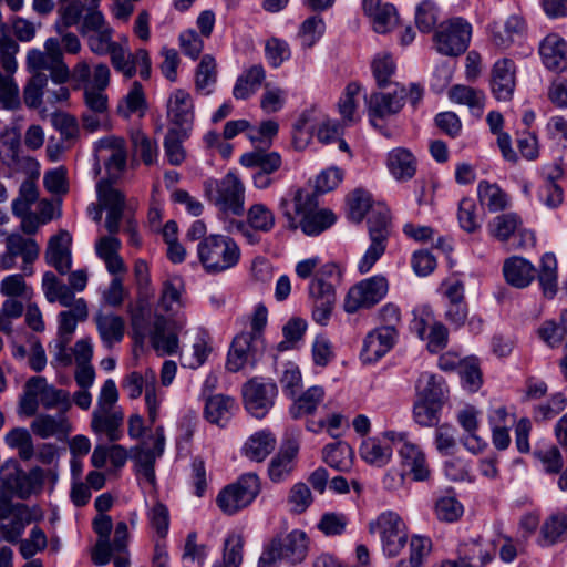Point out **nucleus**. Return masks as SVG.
<instances>
[{"label":"nucleus","instance_id":"45","mask_svg":"<svg viewBox=\"0 0 567 567\" xmlns=\"http://www.w3.org/2000/svg\"><path fill=\"white\" fill-rule=\"evenodd\" d=\"M565 540H567V514H551L540 526L539 544L542 546H553Z\"/></svg>","mask_w":567,"mask_h":567},{"label":"nucleus","instance_id":"55","mask_svg":"<svg viewBox=\"0 0 567 567\" xmlns=\"http://www.w3.org/2000/svg\"><path fill=\"white\" fill-rule=\"evenodd\" d=\"M31 430L42 439L58 436L66 432L68 419L63 413H59L56 416L40 414L32 421Z\"/></svg>","mask_w":567,"mask_h":567},{"label":"nucleus","instance_id":"7","mask_svg":"<svg viewBox=\"0 0 567 567\" xmlns=\"http://www.w3.org/2000/svg\"><path fill=\"white\" fill-rule=\"evenodd\" d=\"M207 199L224 216H241L245 212V185L239 177L228 172L224 177L209 178L204 183Z\"/></svg>","mask_w":567,"mask_h":567},{"label":"nucleus","instance_id":"54","mask_svg":"<svg viewBox=\"0 0 567 567\" xmlns=\"http://www.w3.org/2000/svg\"><path fill=\"white\" fill-rule=\"evenodd\" d=\"M324 398L322 386L313 385L295 399L289 409L292 419H300L303 415L312 414Z\"/></svg>","mask_w":567,"mask_h":567},{"label":"nucleus","instance_id":"5","mask_svg":"<svg viewBox=\"0 0 567 567\" xmlns=\"http://www.w3.org/2000/svg\"><path fill=\"white\" fill-rule=\"evenodd\" d=\"M503 274L506 282L515 288H526L537 277L546 298L553 299L557 293V260L551 252H546L542 257L538 272L527 259L513 256L504 261Z\"/></svg>","mask_w":567,"mask_h":567},{"label":"nucleus","instance_id":"24","mask_svg":"<svg viewBox=\"0 0 567 567\" xmlns=\"http://www.w3.org/2000/svg\"><path fill=\"white\" fill-rule=\"evenodd\" d=\"M399 330L378 327L363 340L360 359L363 363H374L383 358L396 343Z\"/></svg>","mask_w":567,"mask_h":567},{"label":"nucleus","instance_id":"9","mask_svg":"<svg viewBox=\"0 0 567 567\" xmlns=\"http://www.w3.org/2000/svg\"><path fill=\"white\" fill-rule=\"evenodd\" d=\"M383 437L395 449L400 457V464L414 481L423 482L430 477L431 471L426 455L420 445L409 440L404 432L386 431Z\"/></svg>","mask_w":567,"mask_h":567},{"label":"nucleus","instance_id":"56","mask_svg":"<svg viewBox=\"0 0 567 567\" xmlns=\"http://www.w3.org/2000/svg\"><path fill=\"white\" fill-rule=\"evenodd\" d=\"M452 102L464 104L470 107L473 114L480 116L484 109L485 95L482 91L466 85H454L449 91Z\"/></svg>","mask_w":567,"mask_h":567},{"label":"nucleus","instance_id":"39","mask_svg":"<svg viewBox=\"0 0 567 567\" xmlns=\"http://www.w3.org/2000/svg\"><path fill=\"white\" fill-rule=\"evenodd\" d=\"M266 79L262 64H254L243 71L233 87V96L236 100H247L252 96Z\"/></svg>","mask_w":567,"mask_h":567},{"label":"nucleus","instance_id":"32","mask_svg":"<svg viewBox=\"0 0 567 567\" xmlns=\"http://www.w3.org/2000/svg\"><path fill=\"white\" fill-rule=\"evenodd\" d=\"M71 236L68 230L53 235L47 246L45 261L54 267L61 275H69L71 270Z\"/></svg>","mask_w":567,"mask_h":567},{"label":"nucleus","instance_id":"26","mask_svg":"<svg viewBox=\"0 0 567 567\" xmlns=\"http://www.w3.org/2000/svg\"><path fill=\"white\" fill-rule=\"evenodd\" d=\"M194 102L190 94L182 89L174 90L167 101V118L174 126L192 131L194 122Z\"/></svg>","mask_w":567,"mask_h":567},{"label":"nucleus","instance_id":"27","mask_svg":"<svg viewBox=\"0 0 567 567\" xmlns=\"http://www.w3.org/2000/svg\"><path fill=\"white\" fill-rule=\"evenodd\" d=\"M406 99L404 87H395L392 92H373L365 102L371 120L373 117L383 118L401 111Z\"/></svg>","mask_w":567,"mask_h":567},{"label":"nucleus","instance_id":"25","mask_svg":"<svg viewBox=\"0 0 567 567\" xmlns=\"http://www.w3.org/2000/svg\"><path fill=\"white\" fill-rule=\"evenodd\" d=\"M184 322L178 320L172 323L163 315H155L153 321V331L150 340L153 348L162 355H171L178 350V337L175 329H182Z\"/></svg>","mask_w":567,"mask_h":567},{"label":"nucleus","instance_id":"23","mask_svg":"<svg viewBox=\"0 0 567 567\" xmlns=\"http://www.w3.org/2000/svg\"><path fill=\"white\" fill-rule=\"evenodd\" d=\"M97 195L99 202L106 210L105 229L111 235L118 234L126 206L125 195L109 183L102 182L97 184Z\"/></svg>","mask_w":567,"mask_h":567},{"label":"nucleus","instance_id":"4","mask_svg":"<svg viewBox=\"0 0 567 567\" xmlns=\"http://www.w3.org/2000/svg\"><path fill=\"white\" fill-rule=\"evenodd\" d=\"M318 198L310 188H297L292 198L281 197L278 208L287 220L289 229L300 228L308 236H317L330 228L337 220L329 209L318 208Z\"/></svg>","mask_w":567,"mask_h":567},{"label":"nucleus","instance_id":"29","mask_svg":"<svg viewBox=\"0 0 567 567\" xmlns=\"http://www.w3.org/2000/svg\"><path fill=\"white\" fill-rule=\"evenodd\" d=\"M515 63L504 58L495 62L492 69L491 89L498 101H509L516 86Z\"/></svg>","mask_w":567,"mask_h":567},{"label":"nucleus","instance_id":"37","mask_svg":"<svg viewBox=\"0 0 567 567\" xmlns=\"http://www.w3.org/2000/svg\"><path fill=\"white\" fill-rule=\"evenodd\" d=\"M386 167L398 182H406L414 177L417 161L410 150L395 147L388 153Z\"/></svg>","mask_w":567,"mask_h":567},{"label":"nucleus","instance_id":"35","mask_svg":"<svg viewBox=\"0 0 567 567\" xmlns=\"http://www.w3.org/2000/svg\"><path fill=\"white\" fill-rule=\"evenodd\" d=\"M101 150L109 151L110 154L105 161V168L111 178H118L126 168L127 150L123 137L106 136L99 141Z\"/></svg>","mask_w":567,"mask_h":567},{"label":"nucleus","instance_id":"62","mask_svg":"<svg viewBox=\"0 0 567 567\" xmlns=\"http://www.w3.org/2000/svg\"><path fill=\"white\" fill-rule=\"evenodd\" d=\"M42 383V377L30 378L23 388V394L19 400V413L25 416L37 414L40 403L39 385Z\"/></svg>","mask_w":567,"mask_h":567},{"label":"nucleus","instance_id":"20","mask_svg":"<svg viewBox=\"0 0 567 567\" xmlns=\"http://www.w3.org/2000/svg\"><path fill=\"white\" fill-rule=\"evenodd\" d=\"M527 30V23L519 14H511L505 21H494L487 27L491 42L502 50L525 40Z\"/></svg>","mask_w":567,"mask_h":567},{"label":"nucleus","instance_id":"8","mask_svg":"<svg viewBox=\"0 0 567 567\" xmlns=\"http://www.w3.org/2000/svg\"><path fill=\"white\" fill-rule=\"evenodd\" d=\"M367 224L370 245L358 262V270L362 275L369 272L385 252L392 231L389 208L381 203H375Z\"/></svg>","mask_w":567,"mask_h":567},{"label":"nucleus","instance_id":"51","mask_svg":"<svg viewBox=\"0 0 567 567\" xmlns=\"http://www.w3.org/2000/svg\"><path fill=\"white\" fill-rule=\"evenodd\" d=\"M184 292L183 279L178 276L167 278L162 286L158 309L165 312L177 311L184 306L182 295Z\"/></svg>","mask_w":567,"mask_h":567},{"label":"nucleus","instance_id":"30","mask_svg":"<svg viewBox=\"0 0 567 567\" xmlns=\"http://www.w3.org/2000/svg\"><path fill=\"white\" fill-rule=\"evenodd\" d=\"M153 297H136L134 302L127 305V313L130 317L131 327L133 330V337L136 342H144V340L153 331L152 318V305L151 299Z\"/></svg>","mask_w":567,"mask_h":567},{"label":"nucleus","instance_id":"21","mask_svg":"<svg viewBox=\"0 0 567 567\" xmlns=\"http://www.w3.org/2000/svg\"><path fill=\"white\" fill-rule=\"evenodd\" d=\"M456 551L461 564L466 567H485L495 557L496 544L476 535L462 539Z\"/></svg>","mask_w":567,"mask_h":567},{"label":"nucleus","instance_id":"28","mask_svg":"<svg viewBox=\"0 0 567 567\" xmlns=\"http://www.w3.org/2000/svg\"><path fill=\"white\" fill-rule=\"evenodd\" d=\"M52 355L51 364L54 368H64L71 364V309L59 315V330L56 338L50 343Z\"/></svg>","mask_w":567,"mask_h":567},{"label":"nucleus","instance_id":"10","mask_svg":"<svg viewBox=\"0 0 567 567\" xmlns=\"http://www.w3.org/2000/svg\"><path fill=\"white\" fill-rule=\"evenodd\" d=\"M259 492V477L255 473L243 474L235 483L219 492L216 504L223 513L234 515L250 505Z\"/></svg>","mask_w":567,"mask_h":567},{"label":"nucleus","instance_id":"13","mask_svg":"<svg viewBox=\"0 0 567 567\" xmlns=\"http://www.w3.org/2000/svg\"><path fill=\"white\" fill-rule=\"evenodd\" d=\"M79 32L86 41L90 51L99 56L106 55L117 43L113 40V28L97 10L86 12L80 23Z\"/></svg>","mask_w":567,"mask_h":567},{"label":"nucleus","instance_id":"40","mask_svg":"<svg viewBox=\"0 0 567 567\" xmlns=\"http://www.w3.org/2000/svg\"><path fill=\"white\" fill-rule=\"evenodd\" d=\"M95 323L100 338L107 348L123 340L125 321L121 316L100 312L95 317Z\"/></svg>","mask_w":567,"mask_h":567},{"label":"nucleus","instance_id":"43","mask_svg":"<svg viewBox=\"0 0 567 567\" xmlns=\"http://www.w3.org/2000/svg\"><path fill=\"white\" fill-rule=\"evenodd\" d=\"M236 408L237 405L233 398L216 394L206 400L204 414L208 422L224 426L230 420Z\"/></svg>","mask_w":567,"mask_h":567},{"label":"nucleus","instance_id":"38","mask_svg":"<svg viewBox=\"0 0 567 567\" xmlns=\"http://www.w3.org/2000/svg\"><path fill=\"white\" fill-rule=\"evenodd\" d=\"M299 445L296 441H288L269 463L268 474L272 482L279 483L288 477L295 466V458Z\"/></svg>","mask_w":567,"mask_h":567},{"label":"nucleus","instance_id":"22","mask_svg":"<svg viewBox=\"0 0 567 567\" xmlns=\"http://www.w3.org/2000/svg\"><path fill=\"white\" fill-rule=\"evenodd\" d=\"M1 474L4 485L21 499L39 493L44 483L43 470L40 467H33L28 472L13 467L9 472L2 471Z\"/></svg>","mask_w":567,"mask_h":567},{"label":"nucleus","instance_id":"53","mask_svg":"<svg viewBox=\"0 0 567 567\" xmlns=\"http://www.w3.org/2000/svg\"><path fill=\"white\" fill-rule=\"evenodd\" d=\"M130 140L133 153L138 155L146 166L157 162L159 150L156 140L150 137L140 128L131 131Z\"/></svg>","mask_w":567,"mask_h":567},{"label":"nucleus","instance_id":"47","mask_svg":"<svg viewBox=\"0 0 567 567\" xmlns=\"http://www.w3.org/2000/svg\"><path fill=\"white\" fill-rule=\"evenodd\" d=\"M393 447L379 437H368L361 443L360 455L368 464L383 467L391 461Z\"/></svg>","mask_w":567,"mask_h":567},{"label":"nucleus","instance_id":"50","mask_svg":"<svg viewBox=\"0 0 567 567\" xmlns=\"http://www.w3.org/2000/svg\"><path fill=\"white\" fill-rule=\"evenodd\" d=\"M245 538L241 533H228L223 546L221 560L213 567H240L244 560Z\"/></svg>","mask_w":567,"mask_h":567},{"label":"nucleus","instance_id":"16","mask_svg":"<svg viewBox=\"0 0 567 567\" xmlns=\"http://www.w3.org/2000/svg\"><path fill=\"white\" fill-rule=\"evenodd\" d=\"M388 290V280L381 275L363 279L348 291L344 310L348 313H354L359 309L371 308L386 296Z\"/></svg>","mask_w":567,"mask_h":567},{"label":"nucleus","instance_id":"58","mask_svg":"<svg viewBox=\"0 0 567 567\" xmlns=\"http://www.w3.org/2000/svg\"><path fill=\"white\" fill-rule=\"evenodd\" d=\"M364 12L372 19L373 30L378 33L391 31L399 21L396 9L391 3L377 4L371 11Z\"/></svg>","mask_w":567,"mask_h":567},{"label":"nucleus","instance_id":"52","mask_svg":"<svg viewBox=\"0 0 567 567\" xmlns=\"http://www.w3.org/2000/svg\"><path fill=\"white\" fill-rule=\"evenodd\" d=\"M563 175L558 166L544 177L542 185L538 187V199L548 208H557L564 200V190L557 183V178Z\"/></svg>","mask_w":567,"mask_h":567},{"label":"nucleus","instance_id":"64","mask_svg":"<svg viewBox=\"0 0 567 567\" xmlns=\"http://www.w3.org/2000/svg\"><path fill=\"white\" fill-rule=\"evenodd\" d=\"M436 518L445 523L457 522L464 514L462 503L453 495H442L434 504Z\"/></svg>","mask_w":567,"mask_h":567},{"label":"nucleus","instance_id":"34","mask_svg":"<svg viewBox=\"0 0 567 567\" xmlns=\"http://www.w3.org/2000/svg\"><path fill=\"white\" fill-rule=\"evenodd\" d=\"M123 411H93L91 419L92 431L110 442L120 441L123 435Z\"/></svg>","mask_w":567,"mask_h":567},{"label":"nucleus","instance_id":"12","mask_svg":"<svg viewBox=\"0 0 567 567\" xmlns=\"http://www.w3.org/2000/svg\"><path fill=\"white\" fill-rule=\"evenodd\" d=\"M239 163L254 169L252 184L258 189H267L280 179L282 157L278 152L254 150L241 155Z\"/></svg>","mask_w":567,"mask_h":567},{"label":"nucleus","instance_id":"18","mask_svg":"<svg viewBox=\"0 0 567 567\" xmlns=\"http://www.w3.org/2000/svg\"><path fill=\"white\" fill-rule=\"evenodd\" d=\"M278 388L275 382L252 378L243 385V400L247 412L256 419H264L275 404Z\"/></svg>","mask_w":567,"mask_h":567},{"label":"nucleus","instance_id":"2","mask_svg":"<svg viewBox=\"0 0 567 567\" xmlns=\"http://www.w3.org/2000/svg\"><path fill=\"white\" fill-rule=\"evenodd\" d=\"M9 169L27 175V179L19 187L18 196L12 200L11 209L13 216L20 219V230L35 235L41 227L61 216V202L48 198L38 200L35 181L40 176V164L35 158L21 154Z\"/></svg>","mask_w":567,"mask_h":567},{"label":"nucleus","instance_id":"11","mask_svg":"<svg viewBox=\"0 0 567 567\" xmlns=\"http://www.w3.org/2000/svg\"><path fill=\"white\" fill-rule=\"evenodd\" d=\"M369 532L377 534L381 540L382 550L388 557H395L408 542L405 524L398 513L386 511L369 523Z\"/></svg>","mask_w":567,"mask_h":567},{"label":"nucleus","instance_id":"31","mask_svg":"<svg viewBox=\"0 0 567 567\" xmlns=\"http://www.w3.org/2000/svg\"><path fill=\"white\" fill-rule=\"evenodd\" d=\"M271 540H277V553L282 560L296 565L305 560L309 550V538L303 530L293 529L286 536H275Z\"/></svg>","mask_w":567,"mask_h":567},{"label":"nucleus","instance_id":"6","mask_svg":"<svg viewBox=\"0 0 567 567\" xmlns=\"http://www.w3.org/2000/svg\"><path fill=\"white\" fill-rule=\"evenodd\" d=\"M197 256L205 271L216 275L234 268L241 252L231 237L212 234L197 245Z\"/></svg>","mask_w":567,"mask_h":567},{"label":"nucleus","instance_id":"48","mask_svg":"<svg viewBox=\"0 0 567 567\" xmlns=\"http://www.w3.org/2000/svg\"><path fill=\"white\" fill-rule=\"evenodd\" d=\"M69 285L64 284L55 274L47 271L42 278V290L49 302H59L63 307H71V275Z\"/></svg>","mask_w":567,"mask_h":567},{"label":"nucleus","instance_id":"57","mask_svg":"<svg viewBox=\"0 0 567 567\" xmlns=\"http://www.w3.org/2000/svg\"><path fill=\"white\" fill-rule=\"evenodd\" d=\"M352 449L346 442L330 443L323 449V461L337 471H348L352 465Z\"/></svg>","mask_w":567,"mask_h":567},{"label":"nucleus","instance_id":"42","mask_svg":"<svg viewBox=\"0 0 567 567\" xmlns=\"http://www.w3.org/2000/svg\"><path fill=\"white\" fill-rule=\"evenodd\" d=\"M277 440L269 430H260L248 437L243 451L251 461L262 462L276 447Z\"/></svg>","mask_w":567,"mask_h":567},{"label":"nucleus","instance_id":"60","mask_svg":"<svg viewBox=\"0 0 567 567\" xmlns=\"http://www.w3.org/2000/svg\"><path fill=\"white\" fill-rule=\"evenodd\" d=\"M417 396L421 400L441 403L444 398V382L433 373H422L417 380Z\"/></svg>","mask_w":567,"mask_h":567},{"label":"nucleus","instance_id":"61","mask_svg":"<svg viewBox=\"0 0 567 567\" xmlns=\"http://www.w3.org/2000/svg\"><path fill=\"white\" fill-rule=\"evenodd\" d=\"M115 71L123 74L125 79H132L136 74L135 53H131L127 44L117 42L107 53Z\"/></svg>","mask_w":567,"mask_h":567},{"label":"nucleus","instance_id":"36","mask_svg":"<svg viewBox=\"0 0 567 567\" xmlns=\"http://www.w3.org/2000/svg\"><path fill=\"white\" fill-rule=\"evenodd\" d=\"M164 449V429L159 425L146 441L132 450L136 467L155 466V462L163 455Z\"/></svg>","mask_w":567,"mask_h":567},{"label":"nucleus","instance_id":"1","mask_svg":"<svg viewBox=\"0 0 567 567\" xmlns=\"http://www.w3.org/2000/svg\"><path fill=\"white\" fill-rule=\"evenodd\" d=\"M59 16L54 25L58 37L48 38L43 51L34 48L27 53L25 65L32 76L23 89V101L29 109H38L42 104L43 90L48 85L43 70L49 71L54 84H65L71 76L64 61V53H71V1L62 0Z\"/></svg>","mask_w":567,"mask_h":567},{"label":"nucleus","instance_id":"46","mask_svg":"<svg viewBox=\"0 0 567 567\" xmlns=\"http://www.w3.org/2000/svg\"><path fill=\"white\" fill-rule=\"evenodd\" d=\"M477 197L483 207L491 213L504 210L509 205V197L496 183L481 181L477 184Z\"/></svg>","mask_w":567,"mask_h":567},{"label":"nucleus","instance_id":"59","mask_svg":"<svg viewBox=\"0 0 567 567\" xmlns=\"http://www.w3.org/2000/svg\"><path fill=\"white\" fill-rule=\"evenodd\" d=\"M348 216L352 221L361 223L365 215H370L375 204L372 202V196L369 192L363 189H354L347 198Z\"/></svg>","mask_w":567,"mask_h":567},{"label":"nucleus","instance_id":"3","mask_svg":"<svg viewBox=\"0 0 567 567\" xmlns=\"http://www.w3.org/2000/svg\"><path fill=\"white\" fill-rule=\"evenodd\" d=\"M111 71L104 63H99L92 71L86 61H80L73 66V89H82L83 102L87 112L82 115L83 127L90 132L99 130L109 112Z\"/></svg>","mask_w":567,"mask_h":567},{"label":"nucleus","instance_id":"19","mask_svg":"<svg viewBox=\"0 0 567 567\" xmlns=\"http://www.w3.org/2000/svg\"><path fill=\"white\" fill-rule=\"evenodd\" d=\"M34 519L33 511L25 504L0 503V533L9 543H18Z\"/></svg>","mask_w":567,"mask_h":567},{"label":"nucleus","instance_id":"63","mask_svg":"<svg viewBox=\"0 0 567 567\" xmlns=\"http://www.w3.org/2000/svg\"><path fill=\"white\" fill-rule=\"evenodd\" d=\"M40 403L44 409H59L65 413L70 408L69 393L63 390L48 385L45 378L42 377V383L39 385Z\"/></svg>","mask_w":567,"mask_h":567},{"label":"nucleus","instance_id":"15","mask_svg":"<svg viewBox=\"0 0 567 567\" xmlns=\"http://www.w3.org/2000/svg\"><path fill=\"white\" fill-rule=\"evenodd\" d=\"M471 37L472 25L463 18H453L439 25L434 40L441 54L456 56L467 50Z\"/></svg>","mask_w":567,"mask_h":567},{"label":"nucleus","instance_id":"33","mask_svg":"<svg viewBox=\"0 0 567 567\" xmlns=\"http://www.w3.org/2000/svg\"><path fill=\"white\" fill-rule=\"evenodd\" d=\"M538 52L546 69L557 72L567 69V42L559 34H547L540 41Z\"/></svg>","mask_w":567,"mask_h":567},{"label":"nucleus","instance_id":"49","mask_svg":"<svg viewBox=\"0 0 567 567\" xmlns=\"http://www.w3.org/2000/svg\"><path fill=\"white\" fill-rule=\"evenodd\" d=\"M147 104L140 82H133L130 91L118 102L116 113L123 118H130L133 114L143 117L146 113Z\"/></svg>","mask_w":567,"mask_h":567},{"label":"nucleus","instance_id":"44","mask_svg":"<svg viewBox=\"0 0 567 567\" xmlns=\"http://www.w3.org/2000/svg\"><path fill=\"white\" fill-rule=\"evenodd\" d=\"M190 135V131H186L185 128H168L164 142V153L168 163L173 166H181L186 157L187 152L184 147V142L188 140Z\"/></svg>","mask_w":567,"mask_h":567},{"label":"nucleus","instance_id":"14","mask_svg":"<svg viewBox=\"0 0 567 567\" xmlns=\"http://www.w3.org/2000/svg\"><path fill=\"white\" fill-rule=\"evenodd\" d=\"M334 266L327 265L318 271L309 284V298L312 303V318L327 326L336 303V290L332 284L326 280V275L332 274Z\"/></svg>","mask_w":567,"mask_h":567},{"label":"nucleus","instance_id":"17","mask_svg":"<svg viewBox=\"0 0 567 567\" xmlns=\"http://www.w3.org/2000/svg\"><path fill=\"white\" fill-rule=\"evenodd\" d=\"M265 348V339H259L245 332L238 333L233 339L228 351L227 370L238 372L246 367L254 368L262 357Z\"/></svg>","mask_w":567,"mask_h":567},{"label":"nucleus","instance_id":"41","mask_svg":"<svg viewBox=\"0 0 567 567\" xmlns=\"http://www.w3.org/2000/svg\"><path fill=\"white\" fill-rule=\"evenodd\" d=\"M21 230V233H11L6 237V249L16 257H21L22 261L33 264L40 254V247L35 239Z\"/></svg>","mask_w":567,"mask_h":567}]
</instances>
